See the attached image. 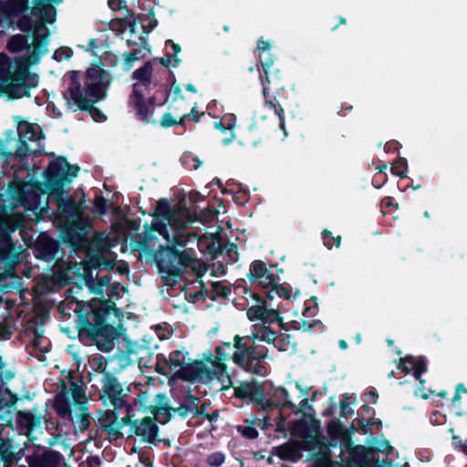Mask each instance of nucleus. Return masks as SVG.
Here are the masks:
<instances>
[{
	"label": "nucleus",
	"mask_w": 467,
	"mask_h": 467,
	"mask_svg": "<svg viewBox=\"0 0 467 467\" xmlns=\"http://www.w3.org/2000/svg\"><path fill=\"white\" fill-rule=\"evenodd\" d=\"M98 298H92L86 302H76V313L78 319L76 328L80 340L96 342L98 348L104 352H109L114 348L116 328L107 321V316L112 311L119 309L114 301L104 296V287L99 276L87 286Z\"/></svg>",
	"instance_id": "nucleus-1"
},
{
	"label": "nucleus",
	"mask_w": 467,
	"mask_h": 467,
	"mask_svg": "<svg viewBox=\"0 0 467 467\" xmlns=\"http://www.w3.org/2000/svg\"><path fill=\"white\" fill-rule=\"evenodd\" d=\"M251 337L235 335L233 345L224 342L214 348L215 357L209 352L207 361L219 370L226 369L224 361L233 360L234 363L244 370L258 377H265L268 373L266 358L268 349L265 346L257 345Z\"/></svg>",
	"instance_id": "nucleus-2"
},
{
	"label": "nucleus",
	"mask_w": 467,
	"mask_h": 467,
	"mask_svg": "<svg viewBox=\"0 0 467 467\" xmlns=\"http://www.w3.org/2000/svg\"><path fill=\"white\" fill-rule=\"evenodd\" d=\"M183 245L173 242L171 245L159 244V238L148 228L142 234H137L134 239L133 250L150 257L158 268V272L165 281L180 278L186 267L193 259V250L179 251L176 245Z\"/></svg>",
	"instance_id": "nucleus-3"
},
{
	"label": "nucleus",
	"mask_w": 467,
	"mask_h": 467,
	"mask_svg": "<svg viewBox=\"0 0 467 467\" xmlns=\"http://www.w3.org/2000/svg\"><path fill=\"white\" fill-rule=\"evenodd\" d=\"M80 168L71 165L65 156L52 160L44 172L45 187L49 194L57 196V220L63 223L82 219L81 208L73 198H64V186L78 176Z\"/></svg>",
	"instance_id": "nucleus-4"
},
{
	"label": "nucleus",
	"mask_w": 467,
	"mask_h": 467,
	"mask_svg": "<svg viewBox=\"0 0 467 467\" xmlns=\"http://www.w3.org/2000/svg\"><path fill=\"white\" fill-rule=\"evenodd\" d=\"M38 75L32 73L25 62H17L15 70L0 71V94L10 99L29 98L30 90L38 85Z\"/></svg>",
	"instance_id": "nucleus-5"
},
{
	"label": "nucleus",
	"mask_w": 467,
	"mask_h": 467,
	"mask_svg": "<svg viewBox=\"0 0 467 467\" xmlns=\"http://www.w3.org/2000/svg\"><path fill=\"white\" fill-rule=\"evenodd\" d=\"M40 189L41 185L37 182L16 179L8 183L5 194L14 206H22L26 211L37 213L42 211Z\"/></svg>",
	"instance_id": "nucleus-6"
},
{
	"label": "nucleus",
	"mask_w": 467,
	"mask_h": 467,
	"mask_svg": "<svg viewBox=\"0 0 467 467\" xmlns=\"http://www.w3.org/2000/svg\"><path fill=\"white\" fill-rule=\"evenodd\" d=\"M79 74L80 71L78 70H72L67 74L69 79V86L63 94L67 104L70 106L72 102L80 111L89 113L97 122L105 121L107 119L106 115L95 107V104L100 100L88 99L84 97Z\"/></svg>",
	"instance_id": "nucleus-7"
},
{
	"label": "nucleus",
	"mask_w": 467,
	"mask_h": 467,
	"mask_svg": "<svg viewBox=\"0 0 467 467\" xmlns=\"http://www.w3.org/2000/svg\"><path fill=\"white\" fill-rule=\"evenodd\" d=\"M79 78L84 83V87H82L84 97L95 100H104L107 98L113 79L108 70L98 65L88 67L83 78L79 77Z\"/></svg>",
	"instance_id": "nucleus-8"
},
{
	"label": "nucleus",
	"mask_w": 467,
	"mask_h": 467,
	"mask_svg": "<svg viewBox=\"0 0 467 467\" xmlns=\"http://www.w3.org/2000/svg\"><path fill=\"white\" fill-rule=\"evenodd\" d=\"M27 246L36 259L47 263L62 261L66 254L62 242L53 238L47 232H40L35 240H28Z\"/></svg>",
	"instance_id": "nucleus-9"
},
{
	"label": "nucleus",
	"mask_w": 467,
	"mask_h": 467,
	"mask_svg": "<svg viewBox=\"0 0 467 467\" xmlns=\"http://www.w3.org/2000/svg\"><path fill=\"white\" fill-rule=\"evenodd\" d=\"M234 396L241 400H248L252 404L258 406L262 410H272L276 406L275 402L265 398V388L256 380L244 381L238 387H234Z\"/></svg>",
	"instance_id": "nucleus-10"
},
{
	"label": "nucleus",
	"mask_w": 467,
	"mask_h": 467,
	"mask_svg": "<svg viewBox=\"0 0 467 467\" xmlns=\"http://www.w3.org/2000/svg\"><path fill=\"white\" fill-rule=\"evenodd\" d=\"M101 382L102 388L99 400L104 405H107V402L109 401L115 410H119L129 404L125 398L128 396V392L130 389L128 387L127 391L124 392V389L118 378L111 373H105V378H102Z\"/></svg>",
	"instance_id": "nucleus-11"
},
{
	"label": "nucleus",
	"mask_w": 467,
	"mask_h": 467,
	"mask_svg": "<svg viewBox=\"0 0 467 467\" xmlns=\"http://www.w3.org/2000/svg\"><path fill=\"white\" fill-rule=\"evenodd\" d=\"M60 237L62 244L77 251L87 242L89 225L83 219L61 223Z\"/></svg>",
	"instance_id": "nucleus-12"
},
{
	"label": "nucleus",
	"mask_w": 467,
	"mask_h": 467,
	"mask_svg": "<svg viewBox=\"0 0 467 467\" xmlns=\"http://www.w3.org/2000/svg\"><path fill=\"white\" fill-rule=\"evenodd\" d=\"M18 261V252L15 243L0 240V292L5 293L8 277L16 275L15 266Z\"/></svg>",
	"instance_id": "nucleus-13"
},
{
	"label": "nucleus",
	"mask_w": 467,
	"mask_h": 467,
	"mask_svg": "<svg viewBox=\"0 0 467 467\" xmlns=\"http://www.w3.org/2000/svg\"><path fill=\"white\" fill-rule=\"evenodd\" d=\"M158 419L153 416H146L143 419L135 420L133 430L130 436L139 437L141 441L149 442L158 446L161 442L170 445V441L165 439H158L160 428L157 425Z\"/></svg>",
	"instance_id": "nucleus-14"
},
{
	"label": "nucleus",
	"mask_w": 467,
	"mask_h": 467,
	"mask_svg": "<svg viewBox=\"0 0 467 467\" xmlns=\"http://www.w3.org/2000/svg\"><path fill=\"white\" fill-rule=\"evenodd\" d=\"M345 450L348 452V459L346 462L347 467H360L365 465L368 462V456L370 452H374L376 451H387V453H390L392 451V447L390 446L388 441H384L382 442V448H367L364 445H354L353 441L350 438H348L347 441L344 443Z\"/></svg>",
	"instance_id": "nucleus-15"
},
{
	"label": "nucleus",
	"mask_w": 467,
	"mask_h": 467,
	"mask_svg": "<svg viewBox=\"0 0 467 467\" xmlns=\"http://www.w3.org/2000/svg\"><path fill=\"white\" fill-rule=\"evenodd\" d=\"M11 208L6 204L0 205V240L5 243H14L11 234L21 230L25 224L22 213H10Z\"/></svg>",
	"instance_id": "nucleus-16"
},
{
	"label": "nucleus",
	"mask_w": 467,
	"mask_h": 467,
	"mask_svg": "<svg viewBox=\"0 0 467 467\" xmlns=\"http://www.w3.org/2000/svg\"><path fill=\"white\" fill-rule=\"evenodd\" d=\"M176 375L184 381L207 383L213 378L215 373L202 360H195L183 365V367L177 371Z\"/></svg>",
	"instance_id": "nucleus-17"
},
{
	"label": "nucleus",
	"mask_w": 467,
	"mask_h": 467,
	"mask_svg": "<svg viewBox=\"0 0 467 467\" xmlns=\"http://www.w3.org/2000/svg\"><path fill=\"white\" fill-rule=\"evenodd\" d=\"M166 395L158 393L155 396V406L150 408V412L158 419L162 425L168 423L171 419V411L177 412L182 418L188 416L189 409L183 402L177 408H172L164 403Z\"/></svg>",
	"instance_id": "nucleus-18"
},
{
	"label": "nucleus",
	"mask_w": 467,
	"mask_h": 467,
	"mask_svg": "<svg viewBox=\"0 0 467 467\" xmlns=\"http://www.w3.org/2000/svg\"><path fill=\"white\" fill-rule=\"evenodd\" d=\"M251 297L254 300L255 305L247 310V317L250 321L260 320L265 322L269 320L273 322L279 317L278 309H268L266 307L265 304L268 301L266 297L264 298L258 293H251Z\"/></svg>",
	"instance_id": "nucleus-19"
},
{
	"label": "nucleus",
	"mask_w": 467,
	"mask_h": 467,
	"mask_svg": "<svg viewBox=\"0 0 467 467\" xmlns=\"http://www.w3.org/2000/svg\"><path fill=\"white\" fill-rule=\"evenodd\" d=\"M97 418V425L101 431H106L109 438L118 440L123 437L119 431V426H117L119 419L117 410H99Z\"/></svg>",
	"instance_id": "nucleus-20"
},
{
	"label": "nucleus",
	"mask_w": 467,
	"mask_h": 467,
	"mask_svg": "<svg viewBox=\"0 0 467 467\" xmlns=\"http://www.w3.org/2000/svg\"><path fill=\"white\" fill-rule=\"evenodd\" d=\"M398 368L405 374L412 373L416 379L421 385H424L425 379H421L423 373L427 371V359L425 357L415 358L411 355H407L400 358L398 364Z\"/></svg>",
	"instance_id": "nucleus-21"
},
{
	"label": "nucleus",
	"mask_w": 467,
	"mask_h": 467,
	"mask_svg": "<svg viewBox=\"0 0 467 467\" xmlns=\"http://www.w3.org/2000/svg\"><path fill=\"white\" fill-rule=\"evenodd\" d=\"M138 87V84L133 85V89L129 99V105L135 110L137 119L146 124L155 123V120H151L150 119L151 108Z\"/></svg>",
	"instance_id": "nucleus-22"
},
{
	"label": "nucleus",
	"mask_w": 467,
	"mask_h": 467,
	"mask_svg": "<svg viewBox=\"0 0 467 467\" xmlns=\"http://www.w3.org/2000/svg\"><path fill=\"white\" fill-rule=\"evenodd\" d=\"M63 460V455L55 450H47L41 454L33 453L26 456L29 467H58Z\"/></svg>",
	"instance_id": "nucleus-23"
},
{
	"label": "nucleus",
	"mask_w": 467,
	"mask_h": 467,
	"mask_svg": "<svg viewBox=\"0 0 467 467\" xmlns=\"http://www.w3.org/2000/svg\"><path fill=\"white\" fill-rule=\"evenodd\" d=\"M53 409L59 418L73 422L71 400L64 381H62L61 389L54 397Z\"/></svg>",
	"instance_id": "nucleus-24"
},
{
	"label": "nucleus",
	"mask_w": 467,
	"mask_h": 467,
	"mask_svg": "<svg viewBox=\"0 0 467 467\" xmlns=\"http://www.w3.org/2000/svg\"><path fill=\"white\" fill-rule=\"evenodd\" d=\"M306 450L304 441L290 440L276 448V454L281 460L296 462L302 458V451Z\"/></svg>",
	"instance_id": "nucleus-25"
},
{
	"label": "nucleus",
	"mask_w": 467,
	"mask_h": 467,
	"mask_svg": "<svg viewBox=\"0 0 467 467\" xmlns=\"http://www.w3.org/2000/svg\"><path fill=\"white\" fill-rule=\"evenodd\" d=\"M269 86H265L263 88V96L265 98V106L267 107L270 109H273L275 113V115L278 117L279 119V128L284 131V134L287 136V131L285 129V110L283 108V105L280 101V99L277 98V96L270 97Z\"/></svg>",
	"instance_id": "nucleus-26"
},
{
	"label": "nucleus",
	"mask_w": 467,
	"mask_h": 467,
	"mask_svg": "<svg viewBox=\"0 0 467 467\" xmlns=\"http://www.w3.org/2000/svg\"><path fill=\"white\" fill-rule=\"evenodd\" d=\"M259 78L263 88L265 86H269L270 91L276 92L279 94L280 90L285 89V82L280 76L279 70H274L273 67L268 70V74H265V71L259 74Z\"/></svg>",
	"instance_id": "nucleus-27"
},
{
	"label": "nucleus",
	"mask_w": 467,
	"mask_h": 467,
	"mask_svg": "<svg viewBox=\"0 0 467 467\" xmlns=\"http://www.w3.org/2000/svg\"><path fill=\"white\" fill-rule=\"evenodd\" d=\"M39 127L36 128L33 123L25 119H20L17 122V131L20 139L25 140L36 141L42 135V131L38 130Z\"/></svg>",
	"instance_id": "nucleus-28"
},
{
	"label": "nucleus",
	"mask_w": 467,
	"mask_h": 467,
	"mask_svg": "<svg viewBox=\"0 0 467 467\" xmlns=\"http://www.w3.org/2000/svg\"><path fill=\"white\" fill-rule=\"evenodd\" d=\"M161 360H162L165 365H169L170 368L173 369L177 368H182V367L185 365L184 356L182 352L178 349L171 351L170 353L169 358H166L164 356L161 358L158 356V363H160ZM156 371L162 375L166 374L164 368L161 367L160 364H157Z\"/></svg>",
	"instance_id": "nucleus-29"
},
{
	"label": "nucleus",
	"mask_w": 467,
	"mask_h": 467,
	"mask_svg": "<svg viewBox=\"0 0 467 467\" xmlns=\"http://www.w3.org/2000/svg\"><path fill=\"white\" fill-rule=\"evenodd\" d=\"M48 36L49 31L47 28L43 35H34V40L32 44L33 51L30 55V58L33 62L38 61L40 57L47 52L46 47L47 45Z\"/></svg>",
	"instance_id": "nucleus-30"
},
{
	"label": "nucleus",
	"mask_w": 467,
	"mask_h": 467,
	"mask_svg": "<svg viewBox=\"0 0 467 467\" xmlns=\"http://www.w3.org/2000/svg\"><path fill=\"white\" fill-rule=\"evenodd\" d=\"M19 460L10 440H0V463L2 462L4 467H12L13 462Z\"/></svg>",
	"instance_id": "nucleus-31"
},
{
	"label": "nucleus",
	"mask_w": 467,
	"mask_h": 467,
	"mask_svg": "<svg viewBox=\"0 0 467 467\" xmlns=\"http://www.w3.org/2000/svg\"><path fill=\"white\" fill-rule=\"evenodd\" d=\"M174 215V210L167 199H161L157 202L156 208L152 216L161 218L163 221H171Z\"/></svg>",
	"instance_id": "nucleus-32"
},
{
	"label": "nucleus",
	"mask_w": 467,
	"mask_h": 467,
	"mask_svg": "<svg viewBox=\"0 0 467 467\" xmlns=\"http://www.w3.org/2000/svg\"><path fill=\"white\" fill-rule=\"evenodd\" d=\"M152 70L151 61H147L133 72L132 78L140 81L143 86L148 87L151 82Z\"/></svg>",
	"instance_id": "nucleus-33"
},
{
	"label": "nucleus",
	"mask_w": 467,
	"mask_h": 467,
	"mask_svg": "<svg viewBox=\"0 0 467 467\" xmlns=\"http://www.w3.org/2000/svg\"><path fill=\"white\" fill-rule=\"evenodd\" d=\"M275 294L283 299L289 300L291 297V287L288 285H281L275 282L273 286L265 292L266 299L268 301L273 300Z\"/></svg>",
	"instance_id": "nucleus-34"
},
{
	"label": "nucleus",
	"mask_w": 467,
	"mask_h": 467,
	"mask_svg": "<svg viewBox=\"0 0 467 467\" xmlns=\"http://www.w3.org/2000/svg\"><path fill=\"white\" fill-rule=\"evenodd\" d=\"M27 36L22 34H17L11 36L7 42V49L11 53H18L24 49H28Z\"/></svg>",
	"instance_id": "nucleus-35"
},
{
	"label": "nucleus",
	"mask_w": 467,
	"mask_h": 467,
	"mask_svg": "<svg viewBox=\"0 0 467 467\" xmlns=\"http://www.w3.org/2000/svg\"><path fill=\"white\" fill-rule=\"evenodd\" d=\"M269 272L266 265L261 260H254L249 268L246 276L250 282L254 283L257 278L262 277Z\"/></svg>",
	"instance_id": "nucleus-36"
},
{
	"label": "nucleus",
	"mask_w": 467,
	"mask_h": 467,
	"mask_svg": "<svg viewBox=\"0 0 467 467\" xmlns=\"http://www.w3.org/2000/svg\"><path fill=\"white\" fill-rule=\"evenodd\" d=\"M17 401L16 394L13 393L9 389H4L0 385V412L9 410L16 405Z\"/></svg>",
	"instance_id": "nucleus-37"
},
{
	"label": "nucleus",
	"mask_w": 467,
	"mask_h": 467,
	"mask_svg": "<svg viewBox=\"0 0 467 467\" xmlns=\"http://www.w3.org/2000/svg\"><path fill=\"white\" fill-rule=\"evenodd\" d=\"M145 228H148L150 231L156 232L161 235L166 241V246L171 245L173 242H178L176 239H171L169 226L164 222H154L150 225L145 224Z\"/></svg>",
	"instance_id": "nucleus-38"
},
{
	"label": "nucleus",
	"mask_w": 467,
	"mask_h": 467,
	"mask_svg": "<svg viewBox=\"0 0 467 467\" xmlns=\"http://www.w3.org/2000/svg\"><path fill=\"white\" fill-rule=\"evenodd\" d=\"M293 336L290 334H281L274 344L278 351L285 352L288 350L296 351V342L293 341Z\"/></svg>",
	"instance_id": "nucleus-39"
},
{
	"label": "nucleus",
	"mask_w": 467,
	"mask_h": 467,
	"mask_svg": "<svg viewBox=\"0 0 467 467\" xmlns=\"http://www.w3.org/2000/svg\"><path fill=\"white\" fill-rule=\"evenodd\" d=\"M89 263L95 269L113 270L115 266L114 260L104 255H95L90 258Z\"/></svg>",
	"instance_id": "nucleus-40"
},
{
	"label": "nucleus",
	"mask_w": 467,
	"mask_h": 467,
	"mask_svg": "<svg viewBox=\"0 0 467 467\" xmlns=\"http://www.w3.org/2000/svg\"><path fill=\"white\" fill-rule=\"evenodd\" d=\"M254 337L253 340L255 343V339L259 338L261 341L266 342L267 344H275L276 340V333L270 327H264L261 330V334H252L250 336Z\"/></svg>",
	"instance_id": "nucleus-41"
},
{
	"label": "nucleus",
	"mask_w": 467,
	"mask_h": 467,
	"mask_svg": "<svg viewBox=\"0 0 467 467\" xmlns=\"http://www.w3.org/2000/svg\"><path fill=\"white\" fill-rule=\"evenodd\" d=\"M124 61L122 63V70L125 72L130 71L133 67L136 60L143 59V56H139L138 49H132L123 54Z\"/></svg>",
	"instance_id": "nucleus-42"
},
{
	"label": "nucleus",
	"mask_w": 467,
	"mask_h": 467,
	"mask_svg": "<svg viewBox=\"0 0 467 467\" xmlns=\"http://www.w3.org/2000/svg\"><path fill=\"white\" fill-rule=\"evenodd\" d=\"M407 168H408V162H407L406 158L399 157L392 163V166L390 168V172L393 175L398 176L400 178H405L406 177L405 171L407 170Z\"/></svg>",
	"instance_id": "nucleus-43"
},
{
	"label": "nucleus",
	"mask_w": 467,
	"mask_h": 467,
	"mask_svg": "<svg viewBox=\"0 0 467 467\" xmlns=\"http://www.w3.org/2000/svg\"><path fill=\"white\" fill-rule=\"evenodd\" d=\"M40 16L42 19L47 23H53L56 19V9L50 4L42 3L38 5Z\"/></svg>",
	"instance_id": "nucleus-44"
},
{
	"label": "nucleus",
	"mask_w": 467,
	"mask_h": 467,
	"mask_svg": "<svg viewBox=\"0 0 467 467\" xmlns=\"http://www.w3.org/2000/svg\"><path fill=\"white\" fill-rule=\"evenodd\" d=\"M5 5L16 16L28 9V0H7Z\"/></svg>",
	"instance_id": "nucleus-45"
},
{
	"label": "nucleus",
	"mask_w": 467,
	"mask_h": 467,
	"mask_svg": "<svg viewBox=\"0 0 467 467\" xmlns=\"http://www.w3.org/2000/svg\"><path fill=\"white\" fill-rule=\"evenodd\" d=\"M169 97V93L167 90L157 92L153 96H151L148 103L151 108V114L153 113L156 107L162 106L166 103Z\"/></svg>",
	"instance_id": "nucleus-46"
},
{
	"label": "nucleus",
	"mask_w": 467,
	"mask_h": 467,
	"mask_svg": "<svg viewBox=\"0 0 467 467\" xmlns=\"http://www.w3.org/2000/svg\"><path fill=\"white\" fill-rule=\"evenodd\" d=\"M357 422L364 434L368 433L372 426H377L378 428L382 426L381 420L374 417H371L368 420H366L365 418H357Z\"/></svg>",
	"instance_id": "nucleus-47"
},
{
	"label": "nucleus",
	"mask_w": 467,
	"mask_h": 467,
	"mask_svg": "<svg viewBox=\"0 0 467 467\" xmlns=\"http://www.w3.org/2000/svg\"><path fill=\"white\" fill-rule=\"evenodd\" d=\"M126 408L127 414L121 418L120 421L117 420V426H119V431L123 426H129L130 427V432L131 433V431L133 430L135 420L132 418L134 417L133 414H131L132 408L130 404H127L124 406Z\"/></svg>",
	"instance_id": "nucleus-48"
},
{
	"label": "nucleus",
	"mask_w": 467,
	"mask_h": 467,
	"mask_svg": "<svg viewBox=\"0 0 467 467\" xmlns=\"http://www.w3.org/2000/svg\"><path fill=\"white\" fill-rule=\"evenodd\" d=\"M259 61L263 71H265V74H268V70L271 69L274 66L275 57L271 54L270 51H265L259 53L258 55Z\"/></svg>",
	"instance_id": "nucleus-49"
},
{
	"label": "nucleus",
	"mask_w": 467,
	"mask_h": 467,
	"mask_svg": "<svg viewBox=\"0 0 467 467\" xmlns=\"http://www.w3.org/2000/svg\"><path fill=\"white\" fill-rule=\"evenodd\" d=\"M89 362L93 369L96 372L102 374L103 378H105V373H110L107 370V362L104 360L103 357H94Z\"/></svg>",
	"instance_id": "nucleus-50"
},
{
	"label": "nucleus",
	"mask_w": 467,
	"mask_h": 467,
	"mask_svg": "<svg viewBox=\"0 0 467 467\" xmlns=\"http://www.w3.org/2000/svg\"><path fill=\"white\" fill-rule=\"evenodd\" d=\"M91 415L78 414L76 420L72 423L77 424V428L80 432H85L90 427Z\"/></svg>",
	"instance_id": "nucleus-51"
},
{
	"label": "nucleus",
	"mask_w": 467,
	"mask_h": 467,
	"mask_svg": "<svg viewBox=\"0 0 467 467\" xmlns=\"http://www.w3.org/2000/svg\"><path fill=\"white\" fill-rule=\"evenodd\" d=\"M94 210L99 215H104L108 212V200L102 195H96L94 198Z\"/></svg>",
	"instance_id": "nucleus-52"
},
{
	"label": "nucleus",
	"mask_w": 467,
	"mask_h": 467,
	"mask_svg": "<svg viewBox=\"0 0 467 467\" xmlns=\"http://www.w3.org/2000/svg\"><path fill=\"white\" fill-rule=\"evenodd\" d=\"M307 430H308V424L306 420H296L293 422V426H292L293 435L305 437L306 435Z\"/></svg>",
	"instance_id": "nucleus-53"
},
{
	"label": "nucleus",
	"mask_w": 467,
	"mask_h": 467,
	"mask_svg": "<svg viewBox=\"0 0 467 467\" xmlns=\"http://www.w3.org/2000/svg\"><path fill=\"white\" fill-rule=\"evenodd\" d=\"M212 286L213 293L215 295V296L227 298L231 294V288L227 285H224L222 282H214L213 283Z\"/></svg>",
	"instance_id": "nucleus-54"
},
{
	"label": "nucleus",
	"mask_w": 467,
	"mask_h": 467,
	"mask_svg": "<svg viewBox=\"0 0 467 467\" xmlns=\"http://www.w3.org/2000/svg\"><path fill=\"white\" fill-rule=\"evenodd\" d=\"M70 394L73 399L74 404L83 401V399L86 398L84 389L75 382H71Z\"/></svg>",
	"instance_id": "nucleus-55"
},
{
	"label": "nucleus",
	"mask_w": 467,
	"mask_h": 467,
	"mask_svg": "<svg viewBox=\"0 0 467 467\" xmlns=\"http://www.w3.org/2000/svg\"><path fill=\"white\" fill-rule=\"evenodd\" d=\"M255 282H257L258 285H260L263 289H266L268 291L275 282V276L269 271L266 273V275L257 278Z\"/></svg>",
	"instance_id": "nucleus-56"
},
{
	"label": "nucleus",
	"mask_w": 467,
	"mask_h": 467,
	"mask_svg": "<svg viewBox=\"0 0 467 467\" xmlns=\"http://www.w3.org/2000/svg\"><path fill=\"white\" fill-rule=\"evenodd\" d=\"M213 127L217 130H222L223 132H225L226 130H231V137L230 138H224L223 140V145H228L229 143H231L234 138V131H233V129L234 127V123L232 122H229L227 127L224 126V124L222 122V121H215L214 124H213Z\"/></svg>",
	"instance_id": "nucleus-57"
},
{
	"label": "nucleus",
	"mask_w": 467,
	"mask_h": 467,
	"mask_svg": "<svg viewBox=\"0 0 467 467\" xmlns=\"http://www.w3.org/2000/svg\"><path fill=\"white\" fill-rule=\"evenodd\" d=\"M224 461H225V456L221 451L213 452L207 458V463L211 467H219L224 462Z\"/></svg>",
	"instance_id": "nucleus-58"
},
{
	"label": "nucleus",
	"mask_w": 467,
	"mask_h": 467,
	"mask_svg": "<svg viewBox=\"0 0 467 467\" xmlns=\"http://www.w3.org/2000/svg\"><path fill=\"white\" fill-rule=\"evenodd\" d=\"M344 426L339 420H333L327 425V432L332 437H337L344 433Z\"/></svg>",
	"instance_id": "nucleus-59"
},
{
	"label": "nucleus",
	"mask_w": 467,
	"mask_h": 467,
	"mask_svg": "<svg viewBox=\"0 0 467 467\" xmlns=\"http://www.w3.org/2000/svg\"><path fill=\"white\" fill-rule=\"evenodd\" d=\"M349 399L350 397L348 395V393H345L343 395V400H340L339 402L341 417H347L348 415L351 416L354 414V410L351 408H349Z\"/></svg>",
	"instance_id": "nucleus-60"
},
{
	"label": "nucleus",
	"mask_w": 467,
	"mask_h": 467,
	"mask_svg": "<svg viewBox=\"0 0 467 467\" xmlns=\"http://www.w3.org/2000/svg\"><path fill=\"white\" fill-rule=\"evenodd\" d=\"M29 155V147L27 142L25 140L19 138L17 143V149L16 151V156L18 159H24Z\"/></svg>",
	"instance_id": "nucleus-61"
},
{
	"label": "nucleus",
	"mask_w": 467,
	"mask_h": 467,
	"mask_svg": "<svg viewBox=\"0 0 467 467\" xmlns=\"http://www.w3.org/2000/svg\"><path fill=\"white\" fill-rule=\"evenodd\" d=\"M183 403L188 407L189 412L196 411L199 407L200 399L189 392Z\"/></svg>",
	"instance_id": "nucleus-62"
},
{
	"label": "nucleus",
	"mask_w": 467,
	"mask_h": 467,
	"mask_svg": "<svg viewBox=\"0 0 467 467\" xmlns=\"http://www.w3.org/2000/svg\"><path fill=\"white\" fill-rule=\"evenodd\" d=\"M238 430L241 431V433L244 437L250 439V440H254L259 435L258 431L252 424H250L248 426H244V428H242V430H241V427H239Z\"/></svg>",
	"instance_id": "nucleus-63"
},
{
	"label": "nucleus",
	"mask_w": 467,
	"mask_h": 467,
	"mask_svg": "<svg viewBox=\"0 0 467 467\" xmlns=\"http://www.w3.org/2000/svg\"><path fill=\"white\" fill-rule=\"evenodd\" d=\"M160 124L163 128H171L177 125V119L169 112L162 115Z\"/></svg>",
	"instance_id": "nucleus-64"
}]
</instances>
